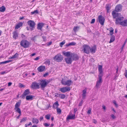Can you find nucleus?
<instances>
[{
  "label": "nucleus",
  "instance_id": "1",
  "mask_svg": "<svg viewBox=\"0 0 127 127\" xmlns=\"http://www.w3.org/2000/svg\"><path fill=\"white\" fill-rule=\"evenodd\" d=\"M124 19V18L122 17L116 18L115 23L116 24L120 25L123 27L127 26V19L122 21Z\"/></svg>",
  "mask_w": 127,
  "mask_h": 127
},
{
  "label": "nucleus",
  "instance_id": "2",
  "mask_svg": "<svg viewBox=\"0 0 127 127\" xmlns=\"http://www.w3.org/2000/svg\"><path fill=\"white\" fill-rule=\"evenodd\" d=\"M40 82L39 85H40L41 89L42 90H44V88L50 82V81L47 80H40Z\"/></svg>",
  "mask_w": 127,
  "mask_h": 127
},
{
  "label": "nucleus",
  "instance_id": "3",
  "mask_svg": "<svg viewBox=\"0 0 127 127\" xmlns=\"http://www.w3.org/2000/svg\"><path fill=\"white\" fill-rule=\"evenodd\" d=\"M30 42L26 40H22L20 42V45L24 48H27L29 47L30 44Z\"/></svg>",
  "mask_w": 127,
  "mask_h": 127
},
{
  "label": "nucleus",
  "instance_id": "4",
  "mask_svg": "<svg viewBox=\"0 0 127 127\" xmlns=\"http://www.w3.org/2000/svg\"><path fill=\"white\" fill-rule=\"evenodd\" d=\"M61 83L64 85H67V86H70L73 83V82L70 80H66L65 79L63 78L61 80Z\"/></svg>",
  "mask_w": 127,
  "mask_h": 127
},
{
  "label": "nucleus",
  "instance_id": "5",
  "mask_svg": "<svg viewBox=\"0 0 127 127\" xmlns=\"http://www.w3.org/2000/svg\"><path fill=\"white\" fill-rule=\"evenodd\" d=\"M63 59L62 56L60 54H58L53 58L55 61L57 62H60L62 61Z\"/></svg>",
  "mask_w": 127,
  "mask_h": 127
},
{
  "label": "nucleus",
  "instance_id": "6",
  "mask_svg": "<svg viewBox=\"0 0 127 127\" xmlns=\"http://www.w3.org/2000/svg\"><path fill=\"white\" fill-rule=\"evenodd\" d=\"M21 103L20 102L18 101L16 103L15 106V109L16 110V112L19 114L21 113V110L19 108V107Z\"/></svg>",
  "mask_w": 127,
  "mask_h": 127
},
{
  "label": "nucleus",
  "instance_id": "7",
  "mask_svg": "<svg viewBox=\"0 0 127 127\" xmlns=\"http://www.w3.org/2000/svg\"><path fill=\"white\" fill-rule=\"evenodd\" d=\"M90 47L89 46L85 44L83 46V50L84 52L87 54H89V50Z\"/></svg>",
  "mask_w": 127,
  "mask_h": 127
},
{
  "label": "nucleus",
  "instance_id": "8",
  "mask_svg": "<svg viewBox=\"0 0 127 127\" xmlns=\"http://www.w3.org/2000/svg\"><path fill=\"white\" fill-rule=\"evenodd\" d=\"M30 93V90L27 89L24 92L23 94L20 96L22 98L24 99L26 96L29 94Z\"/></svg>",
  "mask_w": 127,
  "mask_h": 127
},
{
  "label": "nucleus",
  "instance_id": "9",
  "mask_svg": "<svg viewBox=\"0 0 127 127\" xmlns=\"http://www.w3.org/2000/svg\"><path fill=\"white\" fill-rule=\"evenodd\" d=\"M70 90V87H65L60 88L59 91L63 93H65L69 91Z\"/></svg>",
  "mask_w": 127,
  "mask_h": 127
},
{
  "label": "nucleus",
  "instance_id": "10",
  "mask_svg": "<svg viewBox=\"0 0 127 127\" xmlns=\"http://www.w3.org/2000/svg\"><path fill=\"white\" fill-rule=\"evenodd\" d=\"M39 84L38 83H37L35 82H34L32 83L31 86L32 88L34 89H39Z\"/></svg>",
  "mask_w": 127,
  "mask_h": 127
},
{
  "label": "nucleus",
  "instance_id": "11",
  "mask_svg": "<svg viewBox=\"0 0 127 127\" xmlns=\"http://www.w3.org/2000/svg\"><path fill=\"white\" fill-rule=\"evenodd\" d=\"M98 20L99 22L102 26L104 25L105 19L101 15H99L98 17Z\"/></svg>",
  "mask_w": 127,
  "mask_h": 127
},
{
  "label": "nucleus",
  "instance_id": "12",
  "mask_svg": "<svg viewBox=\"0 0 127 127\" xmlns=\"http://www.w3.org/2000/svg\"><path fill=\"white\" fill-rule=\"evenodd\" d=\"M27 23L30 26L31 29H32L34 28L35 25L34 22L32 20H29L28 21Z\"/></svg>",
  "mask_w": 127,
  "mask_h": 127
},
{
  "label": "nucleus",
  "instance_id": "13",
  "mask_svg": "<svg viewBox=\"0 0 127 127\" xmlns=\"http://www.w3.org/2000/svg\"><path fill=\"white\" fill-rule=\"evenodd\" d=\"M122 5L121 4L117 5L115 8V11L116 12L120 11L122 10Z\"/></svg>",
  "mask_w": 127,
  "mask_h": 127
},
{
  "label": "nucleus",
  "instance_id": "14",
  "mask_svg": "<svg viewBox=\"0 0 127 127\" xmlns=\"http://www.w3.org/2000/svg\"><path fill=\"white\" fill-rule=\"evenodd\" d=\"M112 15L114 19L116 18H116L119 17V13H116V11H113L112 12Z\"/></svg>",
  "mask_w": 127,
  "mask_h": 127
},
{
  "label": "nucleus",
  "instance_id": "15",
  "mask_svg": "<svg viewBox=\"0 0 127 127\" xmlns=\"http://www.w3.org/2000/svg\"><path fill=\"white\" fill-rule=\"evenodd\" d=\"M71 57L72 59L73 60H76L79 58L78 57L77 54L73 53H71Z\"/></svg>",
  "mask_w": 127,
  "mask_h": 127
},
{
  "label": "nucleus",
  "instance_id": "16",
  "mask_svg": "<svg viewBox=\"0 0 127 127\" xmlns=\"http://www.w3.org/2000/svg\"><path fill=\"white\" fill-rule=\"evenodd\" d=\"M45 68V66H41L37 68V70L39 72H42L43 71Z\"/></svg>",
  "mask_w": 127,
  "mask_h": 127
},
{
  "label": "nucleus",
  "instance_id": "17",
  "mask_svg": "<svg viewBox=\"0 0 127 127\" xmlns=\"http://www.w3.org/2000/svg\"><path fill=\"white\" fill-rule=\"evenodd\" d=\"M35 96L32 95H27L26 97V99L27 100H32Z\"/></svg>",
  "mask_w": 127,
  "mask_h": 127
},
{
  "label": "nucleus",
  "instance_id": "18",
  "mask_svg": "<svg viewBox=\"0 0 127 127\" xmlns=\"http://www.w3.org/2000/svg\"><path fill=\"white\" fill-rule=\"evenodd\" d=\"M13 38L15 39H16L18 37V33L17 32V31H15L13 32Z\"/></svg>",
  "mask_w": 127,
  "mask_h": 127
},
{
  "label": "nucleus",
  "instance_id": "19",
  "mask_svg": "<svg viewBox=\"0 0 127 127\" xmlns=\"http://www.w3.org/2000/svg\"><path fill=\"white\" fill-rule=\"evenodd\" d=\"M65 60L66 63L67 64H71L72 63L71 58V57H67L65 59Z\"/></svg>",
  "mask_w": 127,
  "mask_h": 127
},
{
  "label": "nucleus",
  "instance_id": "20",
  "mask_svg": "<svg viewBox=\"0 0 127 127\" xmlns=\"http://www.w3.org/2000/svg\"><path fill=\"white\" fill-rule=\"evenodd\" d=\"M75 118V115L73 114L72 115H69L67 117V120H68L70 119L73 120Z\"/></svg>",
  "mask_w": 127,
  "mask_h": 127
},
{
  "label": "nucleus",
  "instance_id": "21",
  "mask_svg": "<svg viewBox=\"0 0 127 127\" xmlns=\"http://www.w3.org/2000/svg\"><path fill=\"white\" fill-rule=\"evenodd\" d=\"M71 53L70 52H63V54L66 57H68L70 56H71Z\"/></svg>",
  "mask_w": 127,
  "mask_h": 127
},
{
  "label": "nucleus",
  "instance_id": "22",
  "mask_svg": "<svg viewBox=\"0 0 127 127\" xmlns=\"http://www.w3.org/2000/svg\"><path fill=\"white\" fill-rule=\"evenodd\" d=\"M96 49V47L95 45L92 48L90 47V52L92 53H95V52Z\"/></svg>",
  "mask_w": 127,
  "mask_h": 127
},
{
  "label": "nucleus",
  "instance_id": "23",
  "mask_svg": "<svg viewBox=\"0 0 127 127\" xmlns=\"http://www.w3.org/2000/svg\"><path fill=\"white\" fill-rule=\"evenodd\" d=\"M44 23H38L37 25V29L38 30H41L42 27L44 26Z\"/></svg>",
  "mask_w": 127,
  "mask_h": 127
},
{
  "label": "nucleus",
  "instance_id": "24",
  "mask_svg": "<svg viewBox=\"0 0 127 127\" xmlns=\"http://www.w3.org/2000/svg\"><path fill=\"white\" fill-rule=\"evenodd\" d=\"M87 89L86 88L84 90H83L82 92L83 94H82V98L84 99L85 98L86 96V91H87Z\"/></svg>",
  "mask_w": 127,
  "mask_h": 127
},
{
  "label": "nucleus",
  "instance_id": "25",
  "mask_svg": "<svg viewBox=\"0 0 127 127\" xmlns=\"http://www.w3.org/2000/svg\"><path fill=\"white\" fill-rule=\"evenodd\" d=\"M102 82V80H99L97 82L96 84V87L97 88H99V86L101 85V83Z\"/></svg>",
  "mask_w": 127,
  "mask_h": 127
},
{
  "label": "nucleus",
  "instance_id": "26",
  "mask_svg": "<svg viewBox=\"0 0 127 127\" xmlns=\"http://www.w3.org/2000/svg\"><path fill=\"white\" fill-rule=\"evenodd\" d=\"M99 73L98 75L99 80H102V78L103 75V71L99 72Z\"/></svg>",
  "mask_w": 127,
  "mask_h": 127
},
{
  "label": "nucleus",
  "instance_id": "27",
  "mask_svg": "<svg viewBox=\"0 0 127 127\" xmlns=\"http://www.w3.org/2000/svg\"><path fill=\"white\" fill-rule=\"evenodd\" d=\"M59 105V104L58 103V101H56L53 104V107L55 109L57 108L58 107Z\"/></svg>",
  "mask_w": 127,
  "mask_h": 127
},
{
  "label": "nucleus",
  "instance_id": "28",
  "mask_svg": "<svg viewBox=\"0 0 127 127\" xmlns=\"http://www.w3.org/2000/svg\"><path fill=\"white\" fill-rule=\"evenodd\" d=\"M32 122L33 123L37 124L38 123L39 121L36 118H33L32 120Z\"/></svg>",
  "mask_w": 127,
  "mask_h": 127
},
{
  "label": "nucleus",
  "instance_id": "29",
  "mask_svg": "<svg viewBox=\"0 0 127 127\" xmlns=\"http://www.w3.org/2000/svg\"><path fill=\"white\" fill-rule=\"evenodd\" d=\"M23 25V23L22 22L20 23H18L15 26V28L16 29H18L21 27Z\"/></svg>",
  "mask_w": 127,
  "mask_h": 127
},
{
  "label": "nucleus",
  "instance_id": "30",
  "mask_svg": "<svg viewBox=\"0 0 127 127\" xmlns=\"http://www.w3.org/2000/svg\"><path fill=\"white\" fill-rule=\"evenodd\" d=\"M115 40V36L114 35H112L111 37L109 43H111L113 42Z\"/></svg>",
  "mask_w": 127,
  "mask_h": 127
},
{
  "label": "nucleus",
  "instance_id": "31",
  "mask_svg": "<svg viewBox=\"0 0 127 127\" xmlns=\"http://www.w3.org/2000/svg\"><path fill=\"white\" fill-rule=\"evenodd\" d=\"M19 55L17 53H16L13 56H12L11 57H10V58L9 59H15L16 58H18V56Z\"/></svg>",
  "mask_w": 127,
  "mask_h": 127
},
{
  "label": "nucleus",
  "instance_id": "32",
  "mask_svg": "<svg viewBox=\"0 0 127 127\" xmlns=\"http://www.w3.org/2000/svg\"><path fill=\"white\" fill-rule=\"evenodd\" d=\"M59 97L63 99H64L65 97V95L64 94H60L59 95Z\"/></svg>",
  "mask_w": 127,
  "mask_h": 127
},
{
  "label": "nucleus",
  "instance_id": "33",
  "mask_svg": "<svg viewBox=\"0 0 127 127\" xmlns=\"http://www.w3.org/2000/svg\"><path fill=\"white\" fill-rule=\"evenodd\" d=\"M108 4H106L105 8L107 10V12L108 13L109 12V10L110 9L111 7L109 6Z\"/></svg>",
  "mask_w": 127,
  "mask_h": 127
},
{
  "label": "nucleus",
  "instance_id": "34",
  "mask_svg": "<svg viewBox=\"0 0 127 127\" xmlns=\"http://www.w3.org/2000/svg\"><path fill=\"white\" fill-rule=\"evenodd\" d=\"M98 67L99 72L103 71L102 69V65H98Z\"/></svg>",
  "mask_w": 127,
  "mask_h": 127
},
{
  "label": "nucleus",
  "instance_id": "35",
  "mask_svg": "<svg viewBox=\"0 0 127 127\" xmlns=\"http://www.w3.org/2000/svg\"><path fill=\"white\" fill-rule=\"evenodd\" d=\"M5 10V7L3 6L0 7V11L2 12H4Z\"/></svg>",
  "mask_w": 127,
  "mask_h": 127
},
{
  "label": "nucleus",
  "instance_id": "36",
  "mask_svg": "<svg viewBox=\"0 0 127 127\" xmlns=\"http://www.w3.org/2000/svg\"><path fill=\"white\" fill-rule=\"evenodd\" d=\"M12 61L11 60H9L5 61L4 62H0V64H5L9 62H10Z\"/></svg>",
  "mask_w": 127,
  "mask_h": 127
},
{
  "label": "nucleus",
  "instance_id": "37",
  "mask_svg": "<svg viewBox=\"0 0 127 127\" xmlns=\"http://www.w3.org/2000/svg\"><path fill=\"white\" fill-rule=\"evenodd\" d=\"M114 29L112 28H111L109 30L110 32V34L111 35H112L113 33Z\"/></svg>",
  "mask_w": 127,
  "mask_h": 127
},
{
  "label": "nucleus",
  "instance_id": "38",
  "mask_svg": "<svg viewBox=\"0 0 127 127\" xmlns=\"http://www.w3.org/2000/svg\"><path fill=\"white\" fill-rule=\"evenodd\" d=\"M57 114H60L61 112V110L60 108H57Z\"/></svg>",
  "mask_w": 127,
  "mask_h": 127
},
{
  "label": "nucleus",
  "instance_id": "39",
  "mask_svg": "<svg viewBox=\"0 0 127 127\" xmlns=\"http://www.w3.org/2000/svg\"><path fill=\"white\" fill-rule=\"evenodd\" d=\"M38 13V11L37 10H34L33 11H32L31 12V14H36Z\"/></svg>",
  "mask_w": 127,
  "mask_h": 127
},
{
  "label": "nucleus",
  "instance_id": "40",
  "mask_svg": "<svg viewBox=\"0 0 127 127\" xmlns=\"http://www.w3.org/2000/svg\"><path fill=\"white\" fill-rule=\"evenodd\" d=\"M27 119V118L26 117H24L22 120L20 121V122L22 123V122H25L26 121Z\"/></svg>",
  "mask_w": 127,
  "mask_h": 127
},
{
  "label": "nucleus",
  "instance_id": "41",
  "mask_svg": "<svg viewBox=\"0 0 127 127\" xmlns=\"http://www.w3.org/2000/svg\"><path fill=\"white\" fill-rule=\"evenodd\" d=\"M127 39L125 41V42L122 45V48H121V50L122 51L123 50V49L125 45L126 44V43L127 42Z\"/></svg>",
  "mask_w": 127,
  "mask_h": 127
},
{
  "label": "nucleus",
  "instance_id": "42",
  "mask_svg": "<svg viewBox=\"0 0 127 127\" xmlns=\"http://www.w3.org/2000/svg\"><path fill=\"white\" fill-rule=\"evenodd\" d=\"M65 42V40H63L62 42H61L60 43V46L62 47V46L64 45Z\"/></svg>",
  "mask_w": 127,
  "mask_h": 127
},
{
  "label": "nucleus",
  "instance_id": "43",
  "mask_svg": "<svg viewBox=\"0 0 127 127\" xmlns=\"http://www.w3.org/2000/svg\"><path fill=\"white\" fill-rule=\"evenodd\" d=\"M9 72V71L7 70H6L4 71H3L0 73L2 75H3L4 74L6 73Z\"/></svg>",
  "mask_w": 127,
  "mask_h": 127
},
{
  "label": "nucleus",
  "instance_id": "44",
  "mask_svg": "<svg viewBox=\"0 0 127 127\" xmlns=\"http://www.w3.org/2000/svg\"><path fill=\"white\" fill-rule=\"evenodd\" d=\"M37 36H34L33 37H32L31 38V39L32 40L34 41H35L36 40V37Z\"/></svg>",
  "mask_w": 127,
  "mask_h": 127
},
{
  "label": "nucleus",
  "instance_id": "45",
  "mask_svg": "<svg viewBox=\"0 0 127 127\" xmlns=\"http://www.w3.org/2000/svg\"><path fill=\"white\" fill-rule=\"evenodd\" d=\"M45 63L46 64L49 65L50 64V62L49 60H47L45 62Z\"/></svg>",
  "mask_w": 127,
  "mask_h": 127
},
{
  "label": "nucleus",
  "instance_id": "46",
  "mask_svg": "<svg viewBox=\"0 0 127 127\" xmlns=\"http://www.w3.org/2000/svg\"><path fill=\"white\" fill-rule=\"evenodd\" d=\"M113 103L114 104L115 106L116 107H117L118 106V104L117 103L116 101L115 100H113Z\"/></svg>",
  "mask_w": 127,
  "mask_h": 127
},
{
  "label": "nucleus",
  "instance_id": "47",
  "mask_svg": "<svg viewBox=\"0 0 127 127\" xmlns=\"http://www.w3.org/2000/svg\"><path fill=\"white\" fill-rule=\"evenodd\" d=\"M50 115L47 114L45 116V118L47 120H49L50 118Z\"/></svg>",
  "mask_w": 127,
  "mask_h": 127
},
{
  "label": "nucleus",
  "instance_id": "48",
  "mask_svg": "<svg viewBox=\"0 0 127 127\" xmlns=\"http://www.w3.org/2000/svg\"><path fill=\"white\" fill-rule=\"evenodd\" d=\"M43 125L46 127H49L50 124H48L47 123H43Z\"/></svg>",
  "mask_w": 127,
  "mask_h": 127
},
{
  "label": "nucleus",
  "instance_id": "49",
  "mask_svg": "<svg viewBox=\"0 0 127 127\" xmlns=\"http://www.w3.org/2000/svg\"><path fill=\"white\" fill-rule=\"evenodd\" d=\"M79 28V27L77 26H75L73 28V30L75 32H76L77 29Z\"/></svg>",
  "mask_w": 127,
  "mask_h": 127
},
{
  "label": "nucleus",
  "instance_id": "50",
  "mask_svg": "<svg viewBox=\"0 0 127 127\" xmlns=\"http://www.w3.org/2000/svg\"><path fill=\"white\" fill-rule=\"evenodd\" d=\"M83 103V100H82L79 103L78 105L79 106H81Z\"/></svg>",
  "mask_w": 127,
  "mask_h": 127
},
{
  "label": "nucleus",
  "instance_id": "51",
  "mask_svg": "<svg viewBox=\"0 0 127 127\" xmlns=\"http://www.w3.org/2000/svg\"><path fill=\"white\" fill-rule=\"evenodd\" d=\"M111 116L112 118L113 119H114L116 118V116H115L113 114H111Z\"/></svg>",
  "mask_w": 127,
  "mask_h": 127
},
{
  "label": "nucleus",
  "instance_id": "52",
  "mask_svg": "<svg viewBox=\"0 0 127 127\" xmlns=\"http://www.w3.org/2000/svg\"><path fill=\"white\" fill-rule=\"evenodd\" d=\"M69 43L70 44V46L71 45H74L76 44L75 43L73 42H71L70 43Z\"/></svg>",
  "mask_w": 127,
  "mask_h": 127
},
{
  "label": "nucleus",
  "instance_id": "53",
  "mask_svg": "<svg viewBox=\"0 0 127 127\" xmlns=\"http://www.w3.org/2000/svg\"><path fill=\"white\" fill-rule=\"evenodd\" d=\"M19 86L20 87L22 88L24 87V85L21 83H19Z\"/></svg>",
  "mask_w": 127,
  "mask_h": 127
},
{
  "label": "nucleus",
  "instance_id": "54",
  "mask_svg": "<svg viewBox=\"0 0 127 127\" xmlns=\"http://www.w3.org/2000/svg\"><path fill=\"white\" fill-rule=\"evenodd\" d=\"M95 21V19H92V21L91 22V24H93L94 23Z\"/></svg>",
  "mask_w": 127,
  "mask_h": 127
},
{
  "label": "nucleus",
  "instance_id": "55",
  "mask_svg": "<svg viewBox=\"0 0 127 127\" xmlns=\"http://www.w3.org/2000/svg\"><path fill=\"white\" fill-rule=\"evenodd\" d=\"M91 109L90 108V109H89L88 110L87 112V113L88 114H90L91 113Z\"/></svg>",
  "mask_w": 127,
  "mask_h": 127
},
{
  "label": "nucleus",
  "instance_id": "56",
  "mask_svg": "<svg viewBox=\"0 0 127 127\" xmlns=\"http://www.w3.org/2000/svg\"><path fill=\"white\" fill-rule=\"evenodd\" d=\"M21 36L22 38H23L24 39H26V38L25 37H26V36L23 34H22L21 35Z\"/></svg>",
  "mask_w": 127,
  "mask_h": 127
},
{
  "label": "nucleus",
  "instance_id": "57",
  "mask_svg": "<svg viewBox=\"0 0 127 127\" xmlns=\"http://www.w3.org/2000/svg\"><path fill=\"white\" fill-rule=\"evenodd\" d=\"M93 122L95 124H96L97 123L95 119H93Z\"/></svg>",
  "mask_w": 127,
  "mask_h": 127
},
{
  "label": "nucleus",
  "instance_id": "58",
  "mask_svg": "<svg viewBox=\"0 0 127 127\" xmlns=\"http://www.w3.org/2000/svg\"><path fill=\"white\" fill-rule=\"evenodd\" d=\"M125 76L127 78V70H125Z\"/></svg>",
  "mask_w": 127,
  "mask_h": 127
},
{
  "label": "nucleus",
  "instance_id": "59",
  "mask_svg": "<svg viewBox=\"0 0 127 127\" xmlns=\"http://www.w3.org/2000/svg\"><path fill=\"white\" fill-rule=\"evenodd\" d=\"M48 73H46L44 74L43 76L44 77H45L46 76H47L48 75Z\"/></svg>",
  "mask_w": 127,
  "mask_h": 127
},
{
  "label": "nucleus",
  "instance_id": "60",
  "mask_svg": "<svg viewBox=\"0 0 127 127\" xmlns=\"http://www.w3.org/2000/svg\"><path fill=\"white\" fill-rule=\"evenodd\" d=\"M77 111V109L76 108L74 109V113H75Z\"/></svg>",
  "mask_w": 127,
  "mask_h": 127
},
{
  "label": "nucleus",
  "instance_id": "61",
  "mask_svg": "<svg viewBox=\"0 0 127 127\" xmlns=\"http://www.w3.org/2000/svg\"><path fill=\"white\" fill-rule=\"evenodd\" d=\"M70 46V43L67 44H66L65 46L67 47H69Z\"/></svg>",
  "mask_w": 127,
  "mask_h": 127
},
{
  "label": "nucleus",
  "instance_id": "62",
  "mask_svg": "<svg viewBox=\"0 0 127 127\" xmlns=\"http://www.w3.org/2000/svg\"><path fill=\"white\" fill-rule=\"evenodd\" d=\"M12 84V83L11 82H9L8 83V86H10Z\"/></svg>",
  "mask_w": 127,
  "mask_h": 127
},
{
  "label": "nucleus",
  "instance_id": "63",
  "mask_svg": "<svg viewBox=\"0 0 127 127\" xmlns=\"http://www.w3.org/2000/svg\"><path fill=\"white\" fill-rule=\"evenodd\" d=\"M43 119V117H41L40 118V121H41Z\"/></svg>",
  "mask_w": 127,
  "mask_h": 127
},
{
  "label": "nucleus",
  "instance_id": "64",
  "mask_svg": "<svg viewBox=\"0 0 127 127\" xmlns=\"http://www.w3.org/2000/svg\"><path fill=\"white\" fill-rule=\"evenodd\" d=\"M39 59V57H37L34 59V60H37Z\"/></svg>",
  "mask_w": 127,
  "mask_h": 127
}]
</instances>
